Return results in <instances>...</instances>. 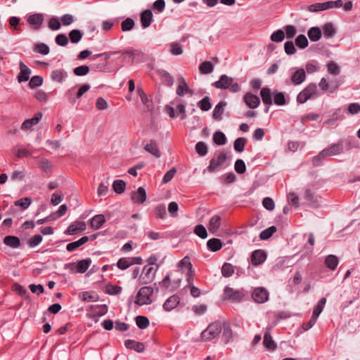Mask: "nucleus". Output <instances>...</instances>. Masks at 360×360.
Wrapping results in <instances>:
<instances>
[{"mask_svg":"<svg viewBox=\"0 0 360 360\" xmlns=\"http://www.w3.org/2000/svg\"><path fill=\"white\" fill-rule=\"evenodd\" d=\"M263 344L265 348L269 351H274L276 348V345L269 331L264 333Z\"/></svg>","mask_w":360,"mask_h":360,"instance_id":"bb28decb","label":"nucleus"},{"mask_svg":"<svg viewBox=\"0 0 360 360\" xmlns=\"http://www.w3.org/2000/svg\"><path fill=\"white\" fill-rule=\"evenodd\" d=\"M170 52L174 56H179L183 53L182 47L176 42L170 44Z\"/></svg>","mask_w":360,"mask_h":360,"instance_id":"69168bd1","label":"nucleus"},{"mask_svg":"<svg viewBox=\"0 0 360 360\" xmlns=\"http://www.w3.org/2000/svg\"><path fill=\"white\" fill-rule=\"evenodd\" d=\"M124 345L127 348L134 349L138 352H141L144 350L145 347L142 342H136L131 340H127L124 342Z\"/></svg>","mask_w":360,"mask_h":360,"instance_id":"b1692460","label":"nucleus"},{"mask_svg":"<svg viewBox=\"0 0 360 360\" xmlns=\"http://www.w3.org/2000/svg\"><path fill=\"white\" fill-rule=\"evenodd\" d=\"M194 233L200 238L205 239L207 237V232L206 229L201 224L195 226Z\"/></svg>","mask_w":360,"mask_h":360,"instance_id":"4d7b16f0","label":"nucleus"},{"mask_svg":"<svg viewBox=\"0 0 360 360\" xmlns=\"http://www.w3.org/2000/svg\"><path fill=\"white\" fill-rule=\"evenodd\" d=\"M131 200L134 203L143 204L146 200V192L143 187H139L131 194Z\"/></svg>","mask_w":360,"mask_h":360,"instance_id":"4468645a","label":"nucleus"},{"mask_svg":"<svg viewBox=\"0 0 360 360\" xmlns=\"http://www.w3.org/2000/svg\"><path fill=\"white\" fill-rule=\"evenodd\" d=\"M68 38L64 34H59L56 37V42L58 45L65 46L68 44Z\"/></svg>","mask_w":360,"mask_h":360,"instance_id":"774afa93","label":"nucleus"},{"mask_svg":"<svg viewBox=\"0 0 360 360\" xmlns=\"http://www.w3.org/2000/svg\"><path fill=\"white\" fill-rule=\"evenodd\" d=\"M77 264L76 273L83 274L90 266L91 264V259L88 258L79 261Z\"/></svg>","mask_w":360,"mask_h":360,"instance_id":"c756f323","label":"nucleus"},{"mask_svg":"<svg viewBox=\"0 0 360 360\" xmlns=\"http://www.w3.org/2000/svg\"><path fill=\"white\" fill-rule=\"evenodd\" d=\"M306 79V73L304 69H297L291 77V82L295 85L301 84Z\"/></svg>","mask_w":360,"mask_h":360,"instance_id":"dca6fc26","label":"nucleus"},{"mask_svg":"<svg viewBox=\"0 0 360 360\" xmlns=\"http://www.w3.org/2000/svg\"><path fill=\"white\" fill-rule=\"evenodd\" d=\"M155 212L157 217L160 219H165L167 215L165 206L162 204L157 205L155 208Z\"/></svg>","mask_w":360,"mask_h":360,"instance_id":"052dcab7","label":"nucleus"},{"mask_svg":"<svg viewBox=\"0 0 360 360\" xmlns=\"http://www.w3.org/2000/svg\"><path fill=\"white\" fill-rule=\"evenodd\" d=\"M89 72V68L87 65H81L74 69L73 72L77 76H84Z\"/></svg>","mask_w":360,"mask_h":360,"instance_id":"e2e57ef3","label":"nucleus"},{"mask_svg":"<svg viewBox=\"0 0 360 360\" xmlns=\"http://www.w3.org/2000/svg\"><path fill=\"white\" fill-rule=\"evenodd\" d=\"M79 297L84 302H96L98 300V296L87 291L79 293Z\"/></svg>","mask_w":360,"mask_h":360,"instance_id":"49530a36","label":"nucleus"},{"mask_svg":"<svg viewBox=\"0 0 360 360\" xmlns=\"http://www.w3.org/2000/svg\"><path fill=\"white\" fill-rule=\"evenodd\" d=\"M32 203V199L25 197L16 200L14 203L15 206L20 207L22 210H26Z\"/></svg>","mask_w":360,"mask_h":360,"instance_id":"37998d69","label":"nucleus"},{"mask_svg":"<svg viewBox=\"0 0 360 360\" xmlns=\"http://www.w3.org/2000/svg\"><path fill=\"white\" fill-rule=\"evenodd\" d=\"M246 141V139L243 137L236 139L233 143L235 150L238 153L243 152L244 150Z\"/></svg>","mask_w":360,"mask_h":360,"instance_id":"79ce46f5","label":"nucleus"},{"mask_svg":"<svg viewBox=\"0 0 360 360\" xmlns=\"http://www.w3.org/2000/svg\"><path fill=\"white\" fill-rule=\"evenodd\" d=\"M179 268L181 270L189 271V274L193 273L192 264L190 262V258L188 256L184 257L178 264Z\"/></svg>","mask_w":360,"mask_h":360,"instance_id":"4c0bfd02","label":"nucleus"},{"mask_svg":"<svg viewBox=\"0 0 360 360\" xmlns=\"http://www.w3.org/2000/svg\"><path fill=\"white\" fill-rule=\"evenodd\" d=\"M308 37L311 41H317L321 37V30L318 27H312L308 30Z\"/></svg>","mask_w":360,"mask_h":360,"instance_id":"7c9ffc66","label":"nucleus"},{"mask_svg":"<svg viewBox=\"0 0 360 360\" xmlns=\"http://www.w3.org/2000/svg\"><path fill=\"white\" fill-rule=\"evenodd\" d=\"M326 303V299L325 297H322L314 307L311 316L317 319L320 314L322 312Z\"/></svg>","mask_w":360,"mask_h":360,"instance_id":"e433bc0d","label":"nucleus"},{"mask_svg":"<svg viewBox=\"0 0 360 360\" xmlns=\"http://www.w3.org/2000/svg\"><path fill=\"white\" fill-rule=\"evenodd\" d=\"M155 275V269L149 265L143 267L142 274L139 277L141 283L148 284L153 281Z\"/></svg>","mask_w":360,"mask_h":360,"instance_id":"6e6552de","label":"nucleus"},{"mask_svg":"<svg viewBox=\"0 0 360 360\" xmlns=\"http://www.w3.org/2000/svg\"><path fill=\"white\" fill-rule=\"evenodd\" d=\"M222 330L219 322H213L201 333V338L205 341L211 340L217 337Z\"/></svg>","mask_w":360,"mask_h":360,"instance_id":"423d86ee","label":"nucleus"},{"mask_svg":"<svg viewBox=\"0 0 360 360\" xmlns=\"http://www.w3.org/2000/svg\"><path fill=\"white\" fill-rule=\"evenodd\" d=\"M134 264V259L129 257H122L117 261V266L120 269L124 270Z\"/></svg>","mask_w":360,"mask_h":360,"instance_id":"f704fd0d","label":"nucleus"},{"mask_svg":"<svg viewBox=\"0 0 360 360\" xmlns=\"http://www.w3.org/2000/svg\"><path fill=\"white\" fill-rule=\"evenodd\" d=\"M112 187L115 193L121 194L125 190L126 184L122 180H115L113 182Z\"/></svg>","mask_w":360,"mask_h":360,"instance_id":"c03bdc74","label":"nucleus"},{"mask_svg":"<svg viewBox=\"0 0 360 360\" xmlns=\"http://www.w3.org/2000/svg\"><path fill=\"white\" fill-rule=\"evenodd\" d=\"M317 86L315 84H309L297 96V102L300 104L306 103L310 98L316 97Z\"/></svg>","mask_w":360,"mask_h":360,"instance_id":"39448f33","label":"nucleus"},{"mask_svg":"<svg viewBox=\"0 0 360 360\" xmlns=\"http://www.w3.org/2000/svg\"><path fill=\"white\" fill-rule=\"evenodd\" d=\"M145 150L152 154L155 157L159 158L161 156L160 150L158 148L157 143L155 141L151 140L149 143H147L144 147Z\"/></svg>","mask_w":360,"mask_h":360,"instance_id":"a878e982","label":"nucleus"},{"mask_svg":"<svg viewBox=\"0 0 360 360\" xmlns=\"http://www.w3.org/2000/svg\"><path fill=\"white\" fill-rule=\"evenodd\" d=\"M105 222V219L103 214L95 215L91 220V226L94 229H100Z\"/></svg>","mask_w":360,"mask_h":360,"instance_id":"c85d7f7f","label":"nucleus"},{"mask_svg":"<svg viewBox=\"0 0 360 360\" xmlns=\"http://www.w3.org/2000/svg\"><path fill=\"white\" fill-rule=\"evenodd\" d=\"M179 302L180 299L177 295H172L165 302L163 308L166 311H169L176 307Z\"/></svg>","mask_w":360,"mask_h":360,"instance_id":"aec40b11","label":"nucleus"},{"mask_svg":"<svg viewBox=\"0 0 360 360\" xmlns=\"http://www.w3.org/2000/svg\"><path fill=\"white\" fill-rule=\"evenodd\" d=\"M266 259V255L262 250H255L251 255L252 265L257 266L262 264Z\"/></svg>","mask_w":360,"mask_h":360,"instance_id":"9b49d317","label":"nucleus"},{"mask_svg":"<svg viewBox=\"0 0 360 360\" xmlns=\"http://www.w3.org/2000/svg\"><path fill=\"white\" fill-rule=\"evenodd\" d=\"M34 51L43 55H47L49 53V47L44 43H38L35 44Z\"/></svg>","mask_w":360,"mask_h":360,"instance_id":"5fc2aeb1","label":"nucleus"},{"mask_svg":"<svg viewBox=\"0 0 360 360\" xmlns=\"http://www.w3.org/2000/svg\"><path fill=\"white\" fill-rule=\"evenodd\" d=\"M86 223L84 221H75L70 224L65 231L67 235H74L79 231H83L86 229Z\"/></svg>","mask_w":360,"mask_h":360,"instance_id":"f8f14e48","label":"nucleus"},{"mask_svg":"<svg viewBox=\"0 0 360 360\" xmlns=\"http://www.w3.org/2000/svg\"><path fill=\"white\" fill-rule=\"evenodd\" d=\"M153 292V288L150 286L142 287L137 292L135 303L139 306L151 304Z\"/></svg>","mask_w":360,"mask_h":360,"instance_id":"f03ea898","label":"nucleus"},{"mask_svg":"<svg viewBox=\"0 0 360 360\" xmlns=\"http://www.w3.org/2000/svg\"><path fill=\"white\" fill-rule=\"evenodd\" d=\"M326 266L330 270H335L338 264V259L333 255H330L325 259Z\"/></svg>","mask_w":360,"mask_h":360,"instance_id":"58836bf2","label":"nucleus"},{"mask_svg":"<svg viewBox=\"0 0 360 360\" xmlns=\"http://www.w3.org/2000/svg\"><path fill=\"white\" fill-rule=\"evenodd\" d=\"M67 76V73L63 70H54L51 73V79L58 83L63 82Z\"/></svg>","mask_w":360,"mask_h":360,"instance_id":"4be33fe9","label":"nucleus"},{"mask_svg":"<svg viewBox=\"0 0 360 360\" xmlns=\"http://www.w3.org/2000/svg\"><path fill=\"white\" fill-rule=\"evenodd\" d=\"M245 290L242 289L235 290L231 287L226 286L224 290L223 299L232 302H240L245 296Z\"/></svg>","mask_w":360,"mask_h":360,"instance_id":"20e7f679","label":"nucleus"},{"mask_svg":"<svg viewBox=\"0 0 360 360\" xmlns=\"http://www.w3.org/2000/svg\"><path fill=\"white\" fill-rule=\"evenodd\" d=\"M323 35L326 38L333 37L335 32L336 29L332 22H327L323 26Z\"/></svg>","mask_w":360,"mask_h":360,"instance_id":"473e14b6","label":"nucleus"},{"mask_svg":"<svg viewBox=\"0 0 360 360\" xmlns=\"http://www.w3.org/2000/svg\"><path fill=\"white\" fill-rule=\"evenodd\" d=\"M234 273V267L229 263H224L221 267V274L224 277H230Z\"/></svg>","mask_w":360,"mask_h":360,"instance_id":"de8ad7c7","label":"nucleus"},{"mask_svg":"<svg viewBox=\"0 0 360 360\" xmlns=\"http://www.w3.org/2000/svg\"><path fill=\"white\" fill-rule=\"evenodd\" d=\"M20 72L18 76V82H26L29 79L31 74V70L22 62H20Z\"/></svg>","mask_w":360,"mask_h":360,"instance_id":"6ab92c4d","label":"nucleus"},{"mask_svg":"<svg viewBox=\"0 0 360 360\" xmlns=\"http://www.w3.org/2000/svg\"><path fill=\"white\" fill-rule=\"evenodd\" d=\"M76 86H73L70 88L66 92H65V96L68 98L69 101L74 104L76 102Z\"/></svg>","mask_w":360,"mask_h":360,"instance_id":"0e129e2a","label":"nucleus"},{"mask_svg":"<svg viewBox=\"0 0 360 360\" xmlns=\"http://www.w3.org/2000/svg\"><path fill=\"white\" fill-rule=\"evenodd\" d=\"M228 157L224 152H219L214 155L211 159L209 166L205 169V172L212 173L217 172L223 168Z\"/></svg>","mask_w":360,"mask_h":360,"instance_id":"7ed1b4c3","label":"nucleus"},{"mask_svg":"<svg viewBox=\"0 0 360 360\" xmlns=\"http://www.w3.org/2000/svg\"><path fill=\"white\" fill-rule=\"evenodd\" d=\"M226 103L225 101H220L214 108L213 110V118L216 120H221L222 115L224 112Z\"/></svg>","mask_w":360,"mask_h":360,"instance_id":"5701e85b","label":"nucleus"},{"mask_svg":"<svg viewBox=\"0 0 360 360\" xmlns=\"http://www.w3.org/2000/svg\"><path fill=\"white\" fill-rule=\"evenodd\" d=\"M221 224V217L219 215L213 216L209 221L208 229L212 233H215Z\"/></svg>","mask_w":360,"mask_h":360,"instance_id":"412c9836","label":"nucleus"},{"mask_svg":"<svg viewBox=\"0 0 360 360\" xmlns=\"http://www.w3.org/2000/svg\"><path fill=\"white\" fill-rule=\"evenodd\" d=\"M260 96L264 104L270 105L272 104V96L270 89L268 88H263L260 91Z\"/></svg>","mask_w":360,"mask_h":360,"instance_id":"c9c22d12","label":"nucleus"},{"mask_svg":"<svg viewBox=\"0 0 360 360\" xmlns=\"http://www.w3.org/2000/svg\"><path fill=\"white\" fill-rule=\"evenodd\" d=\"M195 151L199 155L205 156L207 154L208 148L204 142L200 141L195 145Z\"/></svg>","mask_w":360,"mask_h":360,"instance_id":"8fccbe9b","label":"nucleus"},{"mask_svg":"<svg viewBox=\"0 0 360 360\" xmlns=\"http://www.w3.org/2000/svg\"><path fill=\"white\" fill-rule=\"evenodd\" d=\"M186 103L181 98H176L169 104L165 105V110L167 114L171 118H175L180 116L181 120L186 117Z\"/></svg>","mask_w":360,"mask_h":360,"instance_id":"f257e3e1","label":"nucleus"},{"mask_svg":"<svg viewBox=\"0 0 360 360\" xmlns=\"http://www.w3.org/2000/svg\"><path fill=\"white\" fill-rule=\"evenodd\" d=\"M214 70L213 64L210 61L202 62L199 66V70L202 74H210Z\"/></svg>","mask_w":360,"mask_h":360,"instance_id":"a19ab883","label":"nucleus"},{"mask_svg":"<svg viewBox=\"0 0 360 360\" xmlns=\"http://www.w3.org/2000/svg\"><path fill=\"white\" fill-rule=\"evenodd\" d=\"M4 243L5 245L13 248H17L20 245V239L17 236H7L4 238Z\"/></svg>","mask_w":360,"mask_h":360,"instance_id":"2f4dec72","label":"nucleus"},{"mask_svg":"<svg viewBox=\"0 0 360 360\" xmlns=\"http://www.w3.org/2000/svg\"><path fill=\"white\" fill-rule=\"evenodd\" d=\"M44 21V16L41 13L31 15L27 18V22L34 27L35 30L39 29Z\"/></svg>","mask_w":360,"mask_h":360,"instance_id":"f3484780","label":"nucleus"},{"mask_svg":"<svg viewBox=\"0 0 360 360\" xmlns=\"http://www.w3.org/2000/svg\"><path fill=\"white\" fill-rule=\"evenodd\" d=\"M308 39L304 34H300L295 39V44L300 49H304L308 46Z\"/></svg>","mask_w":360,"mask_h":360,"instance_id":"09e8293b","label":"nucleus"},{"mask_svg":"<svg viewBox=\"0 0 360 360\" xmlns=\"http://www.w3.org/2000/svg\"><path fill=\"white\" fill-rule=\"evenodd\" d=\"M88 240H89L88 236H83L77 241H74V242L68 243L66 245V250L69 252L74 251L75 250L79 248L82 245L85 244Z\"/></svg>","mask_w":360,"mask_h":360,"instance_id":"393cba45","label":"nucleus"},{"mask_svg":"<svg viewBox=\"0 0 360 360\" xmlns=\"http://www.w3.org/2000/svg\"><path fill=\"white\" fill-rule=\"evenodd\" d=\"M269 297V291L264 287H257L254 289L252 297L254 301L262 304L268 301Z\"/></svg>","mask_w":360,"mask_h":360,"instance_id":"0eeeda50","label":"nucleus"},{"mask_svg":"<svg viewBox=\"0 0 360 360\" xmlns=\"http://www.w3.org/2000/svg\"><path fill=\"white\" fill-rule=\"evenodd\" d=\"M276 231V227L271 226L260 233L259 237L262 240L269 239Z\"/></svg>","mask_w":360,"mask_h":360,"instance_id":"a18cd8bd","label":"nucleus"},{"mask_svg":"<svg viewBox=\"0 0 360 360\" xmlns=\"http://www.w3.org/2000/svg\"><path fill=\"white\" fill-rule=\"evenodd\" d=\"M134 26V21L131 18H127L121 24L122 32H127L133 29Z\"/></svg>","mask_w":360,"mask_h":360,"instance_id":"13d9d810","label":"nucleus"},{"mask_svg":"<svg viewBox=\"0 0 360 360\" xmlns=\"http://www.w3.org/2000/svg\"><path fill=\"white\" fill-rule=\"evenodd\" d=\"M207 246L210 250L216 252L222 248V243L218 238H212L207 242Z\"/></svg>","mask_w":360,"mask_h":360,"instance_id":"72a5a7b5","label":"nucleus"},{"mask_svg":"<svg viewBox=\"0 0 360 360\" xmlns=\"http://www.w3.org/2000/svg\"><path fill=\"white\" fill-rule=\"evenodd\" d=\"M285 38V33L281 30H278L277 31L272 33L271 35V39L275 42H281Z\"/></svg>","mask_w":360,"mask_h":360,"instance_id":"bf43d9fd","label":"nucleus"},{"mask_svg":"<svg viewBox=\"0 0 360 360\" xmlns=\"http://www.w3.org/2000/svg\"><path fill=\"white\" fill-rule=\"evenodd\" d=\"M43 83V78L40 76H34L32 77L29 82V86L31 89L36 88L37 86H39Z\"/></svg>","mask_w":360,"mask_h":360,"instance_id":"680f3d73","label":"nucleus"},{"mask_svg":"<svg viewBox=\"0 0 360 360\" xmlns=\"http://www.w3.org/2000/svg\"><path fill=\"white\" fill-rule=\"evenodd\" d=\"M244 101L246 105L252 109L256 108L260 103L259 97L251 93H248L244 96Z\"/></svg>","mask_w":360,"mask_h":360,"instance_id":"2eb2a0df","label":"nucleus"},{"mask_svg":"<svg viewBox=\"0 0 360 360\" xmlns=\"http://www.w3.org/2000/svg\"><path fill=\"white\" fill-rule=\"evenodd\" d=\"M153 19V14L150 10H146L141 13V21L142 27L146 28L150 26Z\"/></svg>","mask_w":360,"mask_h":360,"instance_id":"cd10ccee","label":"nucleus"},{"mask_svg":"<svg viewBox=\"0 0 360 360\" xmlns=\"http://www.w3.org/2000/svg\"><path fill=\"white\" fill-rule=\"evenodd\" d=\"M41 118L42 113L41 112H37L32 118L26 120L22 122L21 129L25 131L31 129L33 126L37 125L39 122Z\"/></svg>","mask_w":360,"mask_h":360,"instance_id":"9d476101","label":"nucleus"},{"mask_svg":"<svg viewBox=\"0 0 360 360\" xmlns=\"http://www.w3.org/2000/svg\"><path fill=\"white\" fill-rule=\"evenodd\" d=\"M234 168L238 174H243L246 171L245 164L242 160H237L236 161Z\"/></svg>","mask_w":360,"mask_h":360,"instance_id":"338daca9","label":"nucleus"},{"mask_svg":"<svg viewBox=\"0 0 360 360\" xmlns=\"http://www.w3.org/2000/svg\"><path fill=\"white\" fill-rule=\"evenodd\" d=\"M198 107L202 111H207L211 108V103L210 98L208 96L204 97L202 100L198 102Z\"/></svg>","mask_w":360,"mask_h":360,"instance_id":"6e6d98bb","label":"nucleus"},{"mask_svg":"<svg viewBox=\"0 0 360 360\" xmlns=\"http://www.w3.org/2000/svg\"><path fill=\"white\" fill-rule=\"evenodd\" d=\"M326 158H328L326 153L323 150L311 159V163L314 167L319 166L322 164L323 159Z\"/></svg>","mask_w":360,"mask_h":360,"instance_id":"3c124183","label":"nucleus"},{"mask_svg":"<svg viewBox=\"0 0 360 360\" xmlns=\"http://www.w3.org/2000/svg\"><path fill=\"white\" fill-rule=\"evenodd\" d=\"M226 141L227 139L225 134L220 131H216L213 134V141L218 146H223L226 144Z\"/></svg>","mask_w":360,"mask_h":360,"instance_id":"ea45409f","label":"nucleus"},{"mask_svg":"<svg viewBox=\"0 0 360 360\" xmlns=\"http://www.w3.org/2000/svg\"><path fill=\"white\" fill-rule=\"evenodd\" d=\"M233 82V78L223 75L220 77L219 79L214 83V85L217 89H226L230 86Z\"/></svg>","mask_w":360,"mask_h":360,"instance_id":"a211bd4d","label":"nucleus"},{"mask_svg":"<svg viewBox=\"0 0 360 360\" xmlns=\"http://www.w3.org/2000/svg\"><path fill=\"white\" fill-rule=\"evenodd\" d=\"M69 37L71 42L76 44L81 40L82 33L79 30H73L70 32Z\"/></svg>","mask_w":360,"mask_h":360,"instance_id":"864d4df0","label":"nucleus"},{"mask_svg":"<svg viewBox=\"0 0 360 360\" xmlns=\"http://www.w3.org/2000/svg\"><path fill=\"white\" fill-rule=\"evenodd\" d=\"M136 323L139 328L145 329L149 325V320L146 316H138L136 318Z\"/></svg>","mask_w":360,"mask_h":360,"instance_id":"603ef678","label":"nucleus"},{"mask_svg":"<svg viewBox=\"0 0 360 360\" xmlns=\"http://www.w3.org/2000/svg\"><path fill=\"white\" fill-rule=\"evenodd\" d=\"M177 87L176 90V95L182 97L185 94H188L191 96H193L194 94L193 90L189 88L186 79L180 77L177 79Z\"/></svg>","mask_w":360,"mask_h":360,"instance_id":"1a4fd4ad","label":"nucleus"},{"mask_svg":"<svg viewBox=\"0 0 360 360\" xmlns=\"http://www.w3.org/2000/svg\"><path fill=\"white\" fill-rule=\"evenodd\" d=\"M343 149V143L342 141H340L337 143L332 144L328 148L323 149V150L326 153L327 157H330L342 153Z\"/></svg>","mask_w":360,"mask_h":360,"instance_id":"ddd939ff","label":"nucleus"}]
</instances>
